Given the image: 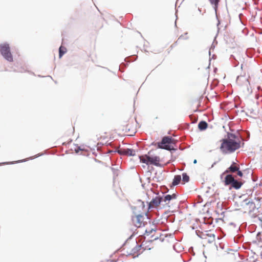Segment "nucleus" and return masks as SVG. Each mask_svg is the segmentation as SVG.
Returning a JSON list of instances; mask_svg holds the SVG:
<instances>
[{"label": "nucleus", "instance_id": "nucleus-15", "mask_svg": "<svg viewBox=\"0 0 262 262\" xmlns=\"http://www.w3.org/2000/svg\"><path fill=\"white\" fill-rule=\"evenodd\" d=\"M67 49L65 47L60 46L59 49V57L60 58L66 53Z\"/></svg>", "mask_w": 262, "mask_h": 262}, {"label": "nucleus", "instance_id": "nucleus-21", "mask_svg": "<svg viewBox=\"0 0 262 262\" xmlns=\"http://www.w3.org/2000/svg\"><path fill=\"white\" fill-rule=\"evenodd\" d=\"M252 179L253 182H255L257 180V177H255L253 176V173H252Z\"/></svg>", "mask_w": 262, "mask_h": 262}, {"label": "nucleus", "instance_id": "nucleus-44", "mask_svg": "<svg viewBox=\"0 0 262 262\" xmlns=\"http://www.w3.org/2000/svg\"><path fill=\"white\" fill-rule=\"evenodd\" d=\"M209 55H210L211 53H210V51H209Z\"/></svg>", "mask_w": 262, "mask_h": 262}, {"label": "nucleus", "instance_id": "nucleus-7", "mask_svg": "<svg viewBox=\"0 0 262 262\" xmlns=\"http://www.w3.org/2000/svg\"><path fill=\"white\" fill-rule=\"evenodd\" d=\"M162 201V196H157L153 198L152 200L148 204V209L152 208L154 207L158 206Z\"/></svg>", "mask_w": 262, "mask_h": 262}, {"label": "nucleus", "instance_id": "nucleus-3", "mask_svg": "<svg viewBox=\"0 0 262 262\" xmlns=\"http://www.w3.org/2000/svg\"><path fill=\"white\" fill-rule=\"evenodd\" d=\"M175 140L171 137L165 136L164 137L161 142L157 143V147L158 148L163 149L167 150H176L173 147H171L170 145L174 144Z\"/></svg>", "mask_w": 262, "mask_h": 262}, {"label": "nucleus", "instance_id": "nucleus-12", "mask_svg": "<svg viewBox=\"0 0 262 262\" xmlns=\"http://www.w3.org/2000/svg\"><path fill=\"white\" fill-rule=\"evenodd\" d=\"M208 127V123L205 121H201L198 124V128L201 130H205Z\"/></svg>", "mask_w": 262, "mask_h": 262}, {"label": "nucleus", "instance_id": "nucleus-6", "mask_svg": "<svg viewBox=\"0 0 262 262\" xmlns=\"http://www.w3.org/2000/svg\"><path fill=\"white\" fill-rule=\"evenodd\" d=\"M114 152H117L120 155L127 156H134L136 155V150L131 148H120Z\"/></svg>", "mask_w": 262, "mask_h": 262}, {"label": "nucleus", "instance_id": "nucleus-50", "mask_svg": "<svg viewBox=\"0 0 262 262\" xmlns=\"http://www.w3.org/2000/svg\"><path fill=\"white\" fill-rule=\"evenodd\" d=\"M14 163V162H10L11 164H13Z\"/></svg>", "mask_w": 262, "mask_h": 262}, {"label": "nucleus", "instance_id": "nucleus-39", "mask_svg": "<svg viewBox=\"0 0 262 262\" xmlns=\"http://www.w3.org/2000/svg\"><path fill=\"white\" fill-rule=\"evenodd\" d=\"M113 152V151H112V150H110V151H108V152H109V153H111V152Z\"/></svg>", "mask_w": 262, "mask_h": 262}, {"label": "nucleus", "instance_id": "nucleus-47", "mask_svg": "<svg viewBox=\"0 0 262 262\" xmlns=\"http://www.w3.org/2000/svg\"><path fill=\"white\" fill-rule=\"evenodd\" d=\"M136 58H137V57H136V58L134 59V60H136Z\"/></svg>", "mask_w": 262, "mask_h": 262}, {"label": "nucleus", "instance_id": "nucleus-5", "mask_svg": "<svg viewBox=\"0 0 262 262\" xmlns=\"http://www.w3.org/2000/svg\"><path fill=\"white\" fill-rule=\"evenodd\" d=\"M0 51L3 57L9 62L13 61V57L10 52L9 45L7 43L0 45Z\"/></svg>", "mask_w": 262, "mask_h": 262}, {"label": "nucleus", "instance_id": "nucleus-18", "mask_svg": "<svg viewBox=\"0 0 262 262\" xmlns=\"http://www.w3.org/2000/svg\"><path fill=\"white\" fill-rule=\"evenodd\" d=\"M163 200L166 202L167 201H170L171 200V196L170 194H167L164 196V199H163Z\"/></svg>", "mask_w": 262, "mask_h": 262}, {"label": "nucleus", "instance_id": "nucleus-40", "mask_svg": "<svg viewBox=\"0 0 262 262\" xmlns=\"http://www.w3.org/2000/svg\"><path fill=\"white\" fill-rule=\"evenodd\" d=\"M48 77H49L50 78H51V79H52V76H48Z\"/></svg>", "mask_w": 262, "mask_h": 262}, {"label": "nucleus", "instance_id": "nucleus-2", "mask_svg": "<svg viewBox=\"0 0 262 262\" xmlns=\"http://www.w3.org/2000/svg\"><path fill=\"white\" fill-rule=\"evenodd\" d=\"M139 158L141 162L146 164V165H153L157 167H162L159 162L160 158L158 156H150L148 155H144L139 156Z\"/></svg>", "mask_w": 262, "mask_h": 262}, {"label": "nucleus", "instance_id": "nucleus-30", "mask_svg": "<svg viewBox=\"0 0 262 262\" xmlns=\"http://www.w3.org/2000/svg\"><path fill=\"white\" fill-rule=\"evenodd\" d=\"M26 162V160H21V161H18L17 162H16L17 163H19V162Z\"/></svg>", "mask_w": 262, "mask_h": 262}, {"label": "nucleus", "instance_id": "nucleus-4", "mask_svg": "<svg viewBox=\"0 0 262 262\" xmlns=\"http://www.w3.org/2000/svg\"><path fill=\"white\" fill-rule=\"evenodd\" d=\"M224 183L226 186L231 185L232 188L239 189L243 184V183L235 179L232 174H227L224 178Z\"/></svg>", "mask_w": 262, "mask_h": 262}, {"label": "nucleus", "instance_id": "nucleus-27", "mask_svg": "<svg viewBox=\"0 0 262 262\" xmlns=\"http://www.w3.org/2000/svg\"><path fill=\"white\" fill-rule=\"evenodd\" d=\"M217 163V162H214L213 164L211 165L210 168H212Z\"/></svg>", "mask_w": 262, "mask_h": 262}, {"label": "nucleus", "instance_id": "nucleus-32", "mask_svg": "<svg viewBox=\"0 0 262 262\" xmlns=\"http://www.w3.org/2000/svg\"><path fill=\"white\" fill-rule=\"evenodd\" d=\"M128 59H129V57L125 58V61H126L127 62H130V61L128 60Z\"/></svg>", "mask_w": 262, "mask_h": 262}, {"label": "nucleus", "instance_id": "nucleus-45", "mask_svg": "<svg viewBox=\"0 0 262 262\" xmlns=\"http://www.w3.org/2000/svg\"><path fill=\"white\" fill-rule=\"evenodd\" d=\"M259 185L260 186H261V185H262V183H260Z\"/></svg>", "mask_w": 262, "mask_h": 262}, {"label": "nucleus", "instance_id": "nucleus-22", "mask_svg": "<svg viewBox=\"0 0 262 262\" xmlns=\"http://www.w3.org/2000/svg\"><path fill=\"white\" fill-rule=\"evenodd\" d=\"M171 196V200L172 199H175L177 197V195L176 193H173L172 195H170Z\"/></svg>", "mask_w": 262, "mask_h": 262}, {"label": "nucleus", "instance_id": "nucleus-24", "mask_svg": "<svg viewBox=\"0 0 262 262\" xmlns=\"http://www.w3.org/2000/svg\"><path fill=\"white\" fill-rule=\"evenodd\" d=\"M80 150H81V149L80 148V147H77V149H75V151L76 153H78Z\"/></svg>", "mask_w": 262, "mask_h": 262}, {"label": "nucleus", "instance_id": "nucleus-14", "mask_svg": "<svg viewBox=\"0 0 262 262\" xmlns=\"http://www.w3.org/2000/svg\"><path fill=\"white\" fill-rule=\"evenodd\" d=\"M141 248V245H139L138 244L136 245V246L133 248L131 251V252L129 253V255H132L134 254L135 253H138L140 250Z\"/></svg>", "mask_w": 262, "mask_h": 262}, {"label": "nucleus", "instance_id": "nucleus-49", "mask_svg": "<svg viewBox=\"0 0 262 262\" xmlns=\"http://www.w3.org/2000/svg\"><path fill=\"white\" fill-rule=\"evenodd\" d=\"M136 58H137V57H136V58L134 59V60H136Z\"/></svg>", "mask_w": 262, "mask_h": 262}, {"label": "nucleus", "instance_id": "nucleus-17", "mask_svg": "<svg viewBox=\"0 0 262 262\" xmlns=\"http://www.w3.org/2000/svg\"><path fill=\"white\" fill-rule=\"evenodd\" d=\"M230 60L233 62V60H234V62H233V66L234 67H236V66H238V62L236 60V59L235 58L234 56L233 55H231V57H230Z\"/></svg>", "mask_w": 262, "mask_h": 262}, {"label": "nucleus", "instance_id": "nucleus-9", "mask_svg": "<svg viewBox=\"0 0 262 262\" xmlns=\"http://www.w3.org/2000/svg\"><path fill=\"white\" fill-rule=\"evenodd\" d=\"M243 202L245 203V205L247 206L249 213L253 212L256 208L255 203L252 200L246 199L244 200Z\"/></svg>", "mask_w": 262, "mask_h": 262}, {"label": "nucleus", "instance_id": "nucleus-48", "mask_svg": "<svg viewBox=\"0 0 262 262\" xmlns=\"http://www.w3.org/2000/svg\"><path fill=\"white\" fill-rule=\"evenodd\" d=\"M136 58H137V57H136V58L134 59V60H136Z\"/></svg>", "mask_w": 262, "mask_h": 262}, {"label": "nucleus", "instance_id": "nucleus-35", "mask_svg": "<svg viewBox=\"0 0 262 262\" xmlns=\"http://www.w3.org/2000/svg\"><path fill=\"white\" fill-rule=\"evenodd\" d=\"M257 89H258V90H260V86H258L257 87Z\"/></svg>", "mask_w": 262, "mask_h": 262}, {"label": "nucleus", "instance_id": "nucleus-20", "mask_svg": "<svg viewBox=\"0 0 262 262\" xmlns=\"http://www.w3.org/2000/svg\"><path fill=\"white\" fill-rule=\"evenodd\" d=\"M237 175L240 177H242L243 176V173L242 171L239 170V168L238 169V170L236 171Z\"/></svg>", "mask_w": 262, "mask_h": 262}, {"label": "nucleus", "instance_id": "nucleus-8", "mask_svg": "<svg viewBox=\"0 0 262 262\" xmlns=\"http://www.w3.org/2000/svg\"><path fill=\"white\" fill-rule=\"evenodd\" d=\"M208 1L210 2V3L211 4V5L213 6V9L215 11L216 18L217 20V30H218V31H219L220 28L219 26L221 22L218 18L217 11L219 4L220 2V0H208Z\"/></svg>", "mask_w": 262, "mask_h": 262}, {"label": "nucleus", "instance_id": "nucleus-42", "mask_svg": "<svg viewBox=\"0 0 262 262\" xmlns=\"http://www.w3.org/2000/svg\"><path fill=\"white\" fill-rule=\"evenodd\" d=\"M259 220H260L261 221H262V219H260V217H259Z\"/></svg>", "mask_w": 262, "mask_h": 262}, {"label": "nucleus", "instance_id": "nucleus-13", "mask_svg": "<svg viewBox=\"0 0 262 262\" xmlns=\"http://www.w3.org/2000/svg\"><path fill=\"white\" fill-rule=\"evenodd\" d=\"M181 181V176L180 175H176L174 177V178L173 179L172 185L173 186H176L180 183Z\"/></svg>", "mask_w": 262, "mask_h": 262}, {"label": "nucleus", "instance_id": "nucleus-29", "mask_svg": "<svg viewBox=\"0 0 262 262\" xmlns=\"http://www.w3.org/2000/svg\"><path fill=\"white\" fill-rule=\"evenodd\" d=\"M41 155H42V154H38V155H36L34 158H37V157H39V156H40Z\"/></svg>", "mask_w": 262, "mask_h": 262}, {"label": "nucleus", "instance_id": "nucleus-16", "mask_svg": "<svg viewBox=\"0 0 262 262\" xmlns=\"http://www.w3.org/2000/svg\"><path fill=\"white\" fill-rule=\"evenodd\" d=\"M182 181L184 183H187L189 182V177L186 173H182Z\"/></svg>", "mask_w": 262, "mask_h": 262}, {"label": "nucleus", "instance_id": "nucleus-46", "mask_svg": "<svg viewBox=\"0 0 262 262\" xmlns=\"http://www.w3.org/2000/svg\"><path fill=\"white\" fill-rule=\"evenodd\" d=\"M187 34V33H185L184 35H186Z\"/></svg>", "mask_w": 262, "mask_h": 262}, {"label": "nucleus", "instance_id": "nucleus-25", "mask_svg": "<svg viewBox=\"0 0 262 262\" xmlns=\"http://www.w3.org/2000/svg\"><path fill=\"white\" fill-rule=\"evenodd\" d=\"M188 37H186L185 38H183V35H181L179 38H178V39H187Z\"/></svg>", "mask_w": 262, "mask_h": 262}, {"label": "nucleus", "instance_id": "nucleus-41", "mask_svg": "<svg viewBox=\"0 0 262 262\" xmlns=\"http://www.w3.org/2000/svg\"><path fill=\"white\" fill-rule=\"evenodd\" d=\"M259 220H260L261 221H262V219H260V217H259Z\"/></svg>", "mask_w": 262, "mask_h": 262}, {"label": "nucleus", "instance_id": "nucleus-28", "mask_svg": "<svg viewBox=\"0 0 262 262\" xmlns=\"http://www.w3.org/2000/svg\"><path fill=\"white\" fill-rule=\"evenodd\" d=\"M226 173H224V172L223 173H222L221 175V179H223V176L226 174Z\"/></svg>", "mask_w": 262, "mask_h": 262}, {"label": "nucleus", "instance_id": "nucleus-31", "mask_svg": "<svg viewBox=\"0 0 262 262\" xmlns=\"http://www.w3.org/2000/svg\"><path fill=\"white\" fill-rule=\"evenodd\" d=\"M196 163H197V161H196V159L194 160H193V163H194V164H196Z\"/></svg>", "mask_w": 262, "mask_h": 262}, {"label": "nucleus", "instance_id": "nucleus-37", "mask_svg": "<svg viewBox=\"0 0 262 262\" xmlns=\"http://www.w3.org/2000/svg\"><path fill=\"white\" fill-rule=\"evenodd\" d=\"M214 48V46H213V44H212V46H211V48H212V49H213V48Z\"/></svg>", "mask_w": 262, "mask_h": 262}, {"label": "nucleus", "instance_id": "nucleus-19", "mask_svg": "<svg viewBox=\"0 0 262 262\" xmlns=\"http://www.w3.org/2000/svg\"><path fill=\"white\" fill-rule=\"evenodd\" d=\"M111 169L113 172L114 176H117L118 175V171L117 169H116L115 168L112 167Z\"/></svg>", "mask_w": 262, "mask_h": 262}, {"label": "nucleus", "instance_id": "nucleus-36", "mask_svg": "<svg viewBox=\"0 0 262 262\" xmlns=\"http://www.w3.org/2000/svg\"><path fill=\"white\" fill-rule=\"evenodd\" d=\"M215 56V55H212V58H214Z\"/></svg>", "mask_w": 262, "mask_h": 262}, {"label": "nucleus", "instance_id": "nucleus-10", "mask_svg": "<svg viewBox=\"0 0 262 262\" xmlns=\"http://www.w3.org/2000/svg\"><path fill=\"white\" fill-rule=\"evenodd\" d=\"M144 219H145L144 215L140 214H138V215H136V216H135L136 221H135V219L133 217L132 220L134 222H135V225L138 227H140L142 226V225H144Z\"/></svg>", "mask_w": 262, "mask_h": 262}, {"label": "nucleus", "instance_id": "nucleus-38", "mask_svg": "<svg viewBox=\"0 0 262 262\" xmlns=\"http://www.w3.org/2000/svg\"><path fill=\"white\" fill-rule=\"evenodd\" d=\"M123 65H124V64L123 63H122L120 65V66H123Z\"/></svg>", "mask_w": 262, "mask_h": 262}, {"label": "nucleus", "instance_id": "nucleus-26", "mask_svg": "<svg viewBox=\"0 0 262 262\" xmlns=\"http://www.w3.org/2000/svg\"><path fill=\"white\" fill-rule=\"evenodd\" d=\"M9 163H8V162H3V163H0V165H5V164H8Z\"/></svg>", "mask_w": 262, "mask_h": 262}, {"label": "nucleus", "instance_id": "nucleus-43", "mask_svg": "<svg viewBox=\"0 0 262 262\" xmlns=\"http://www.w3.org/2000/svg\"><path fill=\"white\" fill-rule=\"evenodd\" d=\"M199 11L201 12V9L200 8H199Z\"/></svg>", "mask_w": 262, "mask_h": 262}, {"label": "nucleus", "instance_id": "nucleus-23", "mask_svg": "<svg viewBox=\"0 0 262 262\" xmlns=\"http://www.w3.org/2000/svg\"><path fill=\"white\" fill-rule=\"evenodd\" d=\"M138 201L141 203L142 206V208H144L145 207V205H144V202L142 201L141 200H138Z\"/></svg>", "mask_w": 262, "mask_h": 262}, {"label": "nucleus", "instance_id": "nucleus-34", "mask_svg": "<svg viewBox=\"0 0 262 262\" xmlns=\"http://www.w3.org/2000/svg\"><path fill=\"white\" fill-rule=\"evenodd\" d=\"M152 231H155V230L154 229H151V231H150V233H151Z\"/></svg>", "mask_w": 262, "mask_h": 262}, {"label": "nucleus", "instance_id": "nucleus-33", "mask_svg": "<svg viewBox=\"0 0 262 262\" xmlns=\"http://www.w3.org/2000/svg\"><path fill=\"white\" fill-rule=\"evenodd\" d=\"M145 216H146V218L148 219V215H147V213H145Z\"/></svg>", "mask_w": 262, "mask_h": 262}, {"label": "nucleus", "instance_id": "nucleus-11", "mask_svg": "<svg viewBox=\"0 0 262 262\" xmlns=\"http://www.w3.org/2000/svg\"><path fill=\"white\" fill-rule=\"evenodd\" d=\"M239 168V165L237 164L235 162H233L231 165L224 171V173H235L238 169Z\"/></svg>", "mask_w": 262, "mask_h": 262}, {"label": "nucleus", "instance_id": "nucleus-1", "mask_svg": "<svg viewBox=\"0 0 262 262\" xmlns=\"http://www.w3.org/2000/svg\"><path fill=\"white\" fill-rule=\"evenodd\" d=\"M221 150L224 154L232 153L240 147L241 141L234 134L228 133L227 137L222 140Z\"/></svg>", "mask_w": 262, "mask_h": 262}]
</instances>
